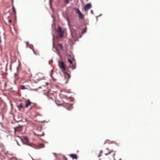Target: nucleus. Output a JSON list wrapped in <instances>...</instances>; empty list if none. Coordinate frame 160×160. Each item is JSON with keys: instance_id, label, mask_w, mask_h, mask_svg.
<instances>
[{"instance_id": "1", "label": "nucleus", "mask_w": 160, "mask_h": 160, "mask_svg": "<svg viewBox=\"0 0 160 160\" xmlns=\"http://www.w3.org/2000/svg\"><path fill=\"white\" fill-rule=\"evenodd\" d=\"M58 66L63 72L65 78L68 79L65 82V83H67L68 80L70 78V76L68 71V68H67L66 67L64 62L62 61H59L58 62Z\"/></svg>"}, {"instance_id": "2", "label": "nucleus", "mask_w": 160, "mask_h": 160, "mask_svg": "<svg viewBox=\"0 0 160 160\" xmlns=\"http://www.w3.org/2000/svg\"><path fill=\"white\" fill-rule=\"evenodd\" d=\"M24 139L27 143L29 142L28 139L27 137H24ZM27 144H28V145L29 146L37 149L42 148L44 147V145L42 144H40L38 146L35 145L32 143H29L28 144V143H27Z\"/></svg>"}, {"instance_id": "3", "label": "nucleus", "mask_w": 160, "mask_h": 160, "mask_svg": "<svg viewBox=\"0 0 160 160\" xmlns=\"http://www.w3.org/2000/svg\"><path fill=\"white\" fill-rule=\"evenodd\" d=\"M115 154V152L112 150L109 151L108 153H105V154L106 155H110V156L109 158H112L114 159V156Z\"/></svg>"}, {"instance_id": "4", "label": "nucleus", "mask_w": 160, "mask_h": 160, "mask_svg": "<svg viewBox=\"0 0 160 160\" xmlns=\"http://www.w3.org/2000/svg\"><path fill=\"white\" fill-rule=\"evenodd\" d=\"M57 32L58 33V35L60 38H62L63 37L64 32L62 30V28L61 27H58Z\"/></svg>"}, {"instance_id": "5", "label": "nucleus", "mask_w": 160, "mask_h": 160, "mask_svg": "<svg viewBox=\"0 0 160 160\" xmlns=\"http://www.w3.org/2000/svg\"><path fill=\"white\" fill-rule=\"evenodd\" d=\"M35 78L37 80H40L43 79V75L42 73L38 72L35 75Z\"/></svg>"}, {"instance_id": "6", "label": "nucleus", "mask_w": 160, "mask_h": 160, "mask_svg": "<svg viewBox=\"0 0 160 160\" xmlns=\"http://www.w3.org/2000/svg\"><path fill=\"white\" fill-rule=\"evenodd\" d=\"M68 62L69 63L70 65H69V67L72 68V70L74 69L75 68V65H74L73 63L72 60H70V59H68Z\"/></svg>"}, {"instance_id": "7", "label": "nucleus", "mask_w": 160, "mask_h": 160, "mask_svg": "<svg viewBox=\"0 0 160 160\" xmlns=\"http://www.w3.org/2000/svg\"><path fill=\"white\" fill-rule=\"evenodd\" d=\"M61 104L63 105L64 107H66L67 109H69L72 107V105L71 104L65 103L64 102L63 103Z\"/></svg>"}, {"instance_id": "8", "label": "nucleus", "mask_w": 160, "mask_h": 160, "mask_svg": "<svg viewBox=\"0 0 160 160\" xmlns=\"http://www.w3.org/2000/svg\"><path fill=\"white\" fill-rule=\"evenodd\" d=\"M91 7L92 5L90 3H88L85 5L84 7V9L85 11H87L89 9L91 8Z\"/></svg>"}, {"instance_id": "9", "label": "nucleus", "mask_w": 160, "mask_h": 160, "mask_svg": "<svg viewBox=\"0 0 160 160\" xmlns=\"http://www.w3.org/2000/svg\"><path fill=\"white\" fill-rule=\"evenodd\" d=\"M32 102L30 101L29 99H28L25 101V106L26 108H28V106H30Z\"/></svg>"}, {"instance_id": "10", "label": "nucleus", "mask_w": 160, "mask_h": 160, "mask_svg": "<svg viewBox=\"0 0 160 160\" xmlns=\"http://www.w3.org/2000/svg\"><path fill=\"white\" fill-rule=\"evenodd\" d=\"M22 129V126H18L14 128L15 132H21Z\"/></svg>"}, {"instance_id": "11", "label": "nucleus", "mask_w": 160, "mask_h": 160, "mask_svg": "<svg viewBox=\"0 0 160 160\" xmlns=\"http://www.w3.org/2000/svg\"><path fill=\"white\" fill-rule=\"evenodd\" d=\"M69 156L73 159H77L78 158V156L76 154H71L69 155Z\"/></svg>"}, {"instance_id": "12", "label": "nucleus", "mask_w": 160, "mask_h": 160, "mask_svg": "<svg viewBox=\"0 0 160 160\" xmlns=\"http://www.w3.org/2000/svg\"><path fill=\"white\" fill-rule=\"evenodd\" d=\"M78 16L80 19H82L84 18V16L81 12L78 14Z\"/></svg>"}, {"instance_id": "13", "label": "nucleus", "mask_w": 160, "mask_h": 160, "mask_svg": "<svg viewBox=\"0 0 160 160\" xmlns=\"http://www.w3.org/2000/svg\"><path fill=\"white\" fill-rule=\"evenodd\" d=\"M18 72H17L16 73H15L14 74V77L15 78L16 80H17L18 78Z\"/></svg>"}, {"instance_id": "14", "label": "nucleus", "mask_w": 160, "mask_h": 160, "mask_svg": "<svg viewBox=\"0 0 160 160\" xmlns=\"http://www.w3.org/2000/svg\"><path fill=\"white\" fill-rule=\"evenodd\" d=\"M17 107L19 109L24 108V107L23 106V104L22 103H20V104Z\"/></svg>"}, {"instance_id": "15", "label": "nucleus", "mask_w": 160, "mask_h": 160, "mask_svg": "<svg viewBox=\"0 0 160 160\" xmlns=\"http://www.w3.org/2000/svg\"><path fill=\"white\" fill-rule=\"evenodd\" d=\"M74 9L76 11V12L78 14L80 12V11L78 8H75Z\"/></svg>"}, {"instance_id": "16", "label": "nucleus", "mask_w": 160, "mask_h": 160, "mask_svg": "<svg viewBox=\"0 0 160 160\" xmlns=\"http://www.w3.org/2000/svg\"><path fill=\"white\" fill-rule=\"evenodd\" d=\"M58 45L61 50H63V47L61 44L59 43Z\"/></svg>"}, {"instance_id": "17", "label": "nucleus", "mask_w": 160, "mask_h": 160, "mask_svg": "<svg viewBox=\"0 0 160 160\" xmlns=\"http://www.w3.org/2000/svg\"><path fill=\"white\" fill-rule=\"evenodd\" d=\"M12 7L13 11L14 12V13L15 14L16 13V11L14 7V6L13 4V2H12Z\"/></svg>"}, {"instance_id": "18", "label": "nucleus", "mask_w": 160, "mask_h": 160, "mask_svg": "<svg viewBox=\"0 0 160 160\" xmlns=\"http://www.w3.org/2000/svg\"><path fill=\"white\" fill-rule=\"evenodd\" d=\"M32 49L33 52L35 55H37V56L39 55V54L38 53H37L33 49Z\"/></svg>"}, {"instance_id": "19", "label": "nucleus", "mask_w": 160, "mask_h": 160, "mask_svg": "<svg viewBox=\"0 0 160 160\" xmlns=\"http://www.w3.org/2000/svg\"><path fill=\"white\" fill-rule=\"evenodd\" d=\"M70 0H64V2L66 4H68L69 3Z\"/></svg>"}, {"instance_id": "20", "label": "nucleus", "mask_w": 160, "mask_h": 160, "mask_svg": "<svg viewBox=\"0 0 160 160\" xmlns=\"http://www.w3.org/2000/svg\"><path fill=\"white\" fill-rule=\"evenodd\" d=\"M48 99L50 101H53V99L52 98L48 97Z\"/></svg>"}, {"instance_id": "21", "label": "nucleus", "mask_w": 160, "mask_h": 160, "mask_svg": "<svg viewBox=\"0 0 160 160\" xmlns=\"http://www.w3.org/2000/svg\"><path fill=\"white\" fill-rule=\"evenodd\" d=\"M102 150H101L100 151V154H99L98 155V157H100L101 156V154L102 153Z\"/></svg>"}, {"instance_id": "22", "label": "nucleus", "mask_w": 160, "mask_h": 160, "mask_svg": "<svg viewBox=\"0 0 160 160\" xmlns=\"http://www.w3.org/2000/svg\"><path fill=\"white\" fill-rule=\"evenodd\" d=\"M17 138H18L19 139H20V140H21V138H20V137H18V136H16L15 137V139L16 140Z\"/></svg>"}, {"instance_id": "23", "label": "nucleus", "mask_w": 160, "mask_h": 160, "mask_svg": "<svg viewBox=\"0 0 160 160\" xmlns=\"http://www.w3.org/2000/svg\"><path fill=\"white\" fill-rule=\"evenodd\" d=\"M21 87L22 89H25V87L23 86H22Z\"/></svg>"}, {"instance_id": "24", "label": "nucleus", "mask_w": 160, "mask_h": 160, "mask_svg": "<svg viewBox=\"0 0 160 160\" xmlns=\"http://www.w3.org/2000/svg\"><path fill=\"white\" fill-rule=\"evenodd\" d=\"M8 21V22H9V23H11V22H12V21L11 19L9 20Z\"/></svg>"}, {"instance_id": "25", "label": "nucleus", "mask_w": 160, "mask_h": 160, "mask_svg": "<svg viewBox=\"0 0 160 160\" xmlns=\"http://www.w3.org/2000/svg\"><path fill=\"white\" fill-rule=\"evenodd\" d=\"M91 13L92 14H93V11L92 10H91Z\"/></svg>"}, {"instance_id": "26", "label": "nucleus", "mask_w": 160, "mask_h": 160, "mask_svg": "<svg viewBox=\"0 0 160 160\" xmlns=\"http://www.w3.org/2000/svg\"><path fill=\"white\" fill-rule=\"evenodd\" d=\"M54 41H53V47H54Z\"/></svg>"}, {"instance_id": "27", "label": "nucleus", "mask_w": 160, "mask_h": 160, "mask_svg": "<svg viewBox=\"0 0 160 160\" xmlns=\"http://www.w3.org/2000/svg\"><path fill=\"white\" fill-rule=\"evenodd\" d=\"M16 142H17V144H18V145H19V143H18V141H17V140H16Z\"/></svg>"}, {"instance_id": "28", "label": "nucleus", "mask_w": 160, "mask_h": 160, "mask_svg": "<svg viewBox=\"0 0 160 160\" xmlns=\"http://www.w3.org/2000/svg\"><path fill=\"white\" fill-rule=\"evenodd\" d=\"M65 160H67V158H65Z\"/></svg>"}, {"instance_id": "29", "label": "nucleus", "mask_w": 160, "mask_h": 160, "mask_svg": "<svg viewBox=\"0 0 160 160\" xmlns=\"http://www.w3.org/2000/svg\"><path fill=\"white\" fill-rule=\"evenodd\" d=\"M119 160H121V158H120Z\"/></svg>"}]
</instances>
